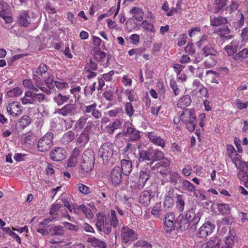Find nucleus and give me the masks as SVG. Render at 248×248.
I'll list each match as a JSON object with an SVG mask.
<instances>
[{"label":"nucleus","mask_w":248,"mask_h":248,"mask_svg":"<svg viewBox=\"0 0 248 248\" xmlns=\"http://www.w3.org/2000/svg\"><path fill=\"white\" fill-rule=\"evenodd\" d=\"M45 79L43 80L44 85H46V88L47 90H49V92H51L52 90H55V81L54 80L53 76L48 74Z\"/></svg>","instance_id":"obj_29"},{"label":"nucleus","mask_w":248,"mask_h":248,"mask_svg":"<svg viewBox=\"0 0 248 248\" xmlns=\"http://www.w3.org/2000/svg\"><path fill=\"white\" fill-rule=\"evenodd\" d=\"M108 217H109L110 222L109 225L111 228L112 227L113 228H116L118 226L120 221L116 216L115 211L111 210L110 213L108 215Z\"/></svg>","instance_id":"obj_30"},{"label":"nucleus","mask_w":248,"mask_h":248,"mask_svg":"<svg viewBox=\"0 0 248 248\" xmlns=\"http://www.w3.org/2000/svg\"><path fill=\"white\" fill-rule=\"evenodd\" d=\"M170 85L174 94L175 96L178 95L180 94V89L178 88L175 80L171 79L170 81Z\"/></svg>","instance_id":"obj_55"},{"label":"nucleus","mask_w":248,"mask_h":248,"mask_svg":"<svg viewBox=\"0 0 248 248\" xmlns=\"http://www.w3.org/2000/svg\"><path fill=\"white\" fill-rule=\"evenodd\" d=\"M82 158L80 174L81 176L85 177L94 167L95 160L94 152L91 149H86L82 154Z\"/></svg>","instance_id":"obj_2"},{"label":"nucleus","mask_w":248,"mask_h":248,"mask_svg":"<svg viewBox=\"0 0 248 248\" xmlns=\"http://www.w3.org/2000/svg\"><path fill=\"white\" fill-rule=\"evenodd\" d=\"M7 8L8 5L6 3H0V16L2 18L4 17L3 15L7 16L10 15Z\"/></svg>","instance_id":"obj_52"},{"label":"nucleus","mask_w":248,"mask_h":248,"mask_svg":"<svg viewBox=\"0 0 248 248\" xmlns=\"http://www.w3.org/2000/svg\"><path fill=\"white\" fill-rule=\"evenodd\" d=\"M126 133L130 135V139L132 140H137L140 138V131L136 130L131 124L130 126H128L127 128Z\"/></svg>","instance_id":"obj_28"},{"label":"nucleus","mask_w":248,"mask_h":248,"mask_svg":"<svg viewBox=\"0 0 248 248\" xmlns=\"http://www.w3.org/2000/svg\"><path fill=\"white\" fill-rule=\"evenodd\" d=\"M191 103V97L188 95H186L182 96L181 99L178 101L177 106L179 108L185 109Z\"/></svg>","instance_id":"obj_33"},{"label":"nucleus","mask_w":248,"mask_h":248,"mask_svg":"<svg viewBox=\"0 0 248 248\" xmlns=\"http://www.w3.org/2000/svg\"><path fill=\"white\" fill-rule=\"evenodd\" d=\"M194 196L198 199L201 200H204L206 199L204 193L202 189H195V191L193 192Z\"/></svg>","instance_id":"obj_61"},{"label":"nucleus","mask_w":248,"mask_h":248,"mask_svg":"<svg viewBox=\"0 0 248 248\" xmlns=\"http://www.w3.org/2000/svg\"><path fill=\"white\" fill-rule=\"evenodd\" d=\"M202 51L203 54L205 56H212L213 57H217L218 54V51L217 49L213 47L211 44H208L202 48Z\"/></svg>","instance_id":"obj_22"},{"label":"nucleus","mask_w":248,"mask_h":248,"mask_svg":"<svg viewBox=\"0 0 248 248\" xmlns=\"http://www.w3.org/2000/svg\"><path fill=\"white\" fill-rule=\"evenodd\" d=\"M31 122V119L29 116L27 115L23 116L19 122L20 124L19 131L23 130L25 127L30 124Z\"/></svg>","instance_id":"obj_45"},{"label":"nucleus","mask_w":248,"mask_h":248,"mask_svg":"<svg viewBox=\"0 0 248 248\" xmlns=\"http://www.w3.org/2000/svg\"><path fill=\"white\" fill-rule=\"evenodd\" d=\"M77 187L80 192L84 194H88L90 193V190L89 187L83 184H78L77 185Z\"/></svg>","instance_id":"obj_58"},{"label":"nucleus","mask_w":248,"mask_h":248,"mask_svg":"<svg viewBox=\"0 0 248 248\" xmlns=\"http://www.w3.org/2000/svg\"><path fill=\"white\" fill-rule=\"evenodd\" d=\"M54 135L52 132L46 133L41 138L37 143V149L39 151L45 152L47 151L53 145L52 140Z\"/></svg>","instance_id":"obj_5"},{"label":"nucleus","mask_w":248,"mask_h":248,"mask_svg":"<svg viewBox=\"0 0 248 248\" xmlns=\"http://www.w3.org/2000/svg\"><path fill=\"white\" fill-rule=\"evenodd\" d=\"M185 197L183 195H178L176 197V207L180 212H182L184 209L185 205Z\"/></svg>","instance_id":"obj_42"},{"label":"nucleus","mask_w":248,"mask_h":248,"mask_svg":"<svg viewBox=\"0 0 248 248\" xmlns=\"http://www.w3.org/2000/svg\"><path fill=\"white\" fill-rule=\"evenodd\" d=\"M23 105H32L35 104L34 93L31 91H27L24 93V96L20 99Z\"/></svg>","instance_id":"obj_21"},{"label":"nucleus","mask_w":248,"mask_h":248,"mask_svg":"<svg viewBox=\"0 0 248 248\" xmlns=\"http://www.w3.org/2000/svg\"><path fill=\"white\" fill-rule=\"evenodd\" d=\"M7 110L10 115L16 117L22 112V106L19 102H13L8 105Z\"/></svg>","instance_id":"obj_16"},{"label":"nucleus","mask_w":248,"mask_h":248,"mask_svg":"<svg viewBox=\"0 0 248 248\" xmlns=\"http://www.w3.org/2000/svg\"><path fill=\"white\" fill-rule=\"evenodd\" d=\"M174 205V200L171 196H166L164 202V206L167 208H170Z\"/></svg>","instance_id":"obj_56"},{"label":"nucleus","mask_w":248,"mask_h":248,"mask_svg":"<svg viewBox=\"0 0 248 248\" xmlns=\"http://www.w3.org/2000/svg\"><path fill=\"white\" fill-rule=\"evenodd\" d=\"M228 0H215V13L218 12L220 10L227 5Z\"/></svg>","instance_id":"obj_50"},{"label":"nucleus","mask_w":248,"mask_h":248,"mask_svg":"<svg viewBox=\"0 0 248 248\" xmlns=\"http://www.w3.org/2000/svg\"><path fill=\"white\" fill-rule=\"evenodd\" d=\"M217 63V57H210L203 62L204 67L209 68L214 67Z\"/></svg>","instance_id":"obj_49"},{"label":"nucleus","mask_w":248,"mask_h":248,"mask_svg":"<svg viewBox=\"0 0 248 248\" xmlns=\"http://www.w3.org/2000/svg\"><path fill=\"white\" fill-rule=\"evenodd\" d=\"M74 138V133L72 131H69L63 135L62 140L64 144H67L73 141Z\"/></svg>","instance_id":"obj_46"},{"label":"nucleus","mask_w":248,"mask_h":248,"mask_svg":"<svg viewBox=\"0 0 248 248\" xmlns=\"http://www.w3.org/2000/svg\"><path fill=\"white\" fill-rule=\"evenodd\" d=\"M34 98L35 99V104L37 102H43L46 100V96L42 93H34Z\"/></svg>","instance_id":"obj_57"},{"label":"nucleus","mask_w":248,"mask_h":248,"mask_svg":"<svg viewBox=\"0 0 248 248\" xmlns=\"http://www.w3.org/2000/svg\"><path fill=\"white\" fill-rule=\"evenodd\" d=\"M95 226L99 232H103L107 234L111 232V228L109 223H107V217L104 213L99 212L97 214Z\"/></svg>","instance_id":"obj_4"},{"label":"nucleus","mask_w":248,"mask_h":248,"mask_svg":"<svg viewBox=\"0 0 248 248\" xmlns=\"http://www.w3.org/2000/svg\"><path fill=\"white\" fill-rule=\"evenodd\" d=\"M167 175H168L167 181L174 186H176L178 184L180 183L183 179L179 173L175 171L168 170Z\"/></svg>","instance_id":"obj_20"},{"label":"nucleus","mask_w":248,"mask_h":248,"mask_svg":"<svg viewBox=\"0 0 248 248\" xmlns=\"http://www.w3.org/2000/svg\"><path fill=\"white\" fill-rule=\"evenodd\" d=\"M141 27L145 30L150 31L152 32H155L154 25L147 20H144L141 24Z\"/></svg>","instance_id":"obj_53"},{"label":"nucleus","mask_w":248,"mask_h":248,"mask_svg":"<svg viewBox=\"0 0 248 248\" xmlns=\"http://www.w3.org/2000/svg\"><path fill=\"white\" fill-rule=\"evenodd\" d=\"M47 70L48 67L47 65L45 63H41L36 69V73L42 78H46L49 74L47 72Z\"/></svg>","instance_id":"obj_37"},{"label":"nucleus","mask_w":248,"mask_h":248,"mask_svg":"<svg viewBox=\"0 0 248 248\" xmlns=\"http://www.w3.org/2000/svg\"><path fill=\"white\" fill-rule=\"evenodd\" d=\"M151 168H143L140 173L139 181L138 185L139 189L142 188L147 181L150 179L151 176Z\"/></svg>","instance_id":"obj_15"},{"label":"nucleus","mask_w":248,"mask_h":248,"mask_svg":"<svg viewBox=\"0 0 248 248\" xmlns=\"http://www.w3.org/2000/svg\"><path fill=\"white\" fill-rule=\"evenodd\" d=\"M62 224L66 229L70 231H77L78 230V226L72 224L67 222H62Z\"/></svg>","instance_id":"obj_63"},{"label":"nucleus","mask_w":248,"mask_h":248,"mask_svg":"<svg viewBox=\"0 0 248 248\" xmlns=\"http://www.w3.org/2000/svg\"><path fill=\"white\" fill-rule=\"evenodd\" d=\"M55 113L64 117L74 115L77 113V105L72 103L67 104L62 108L57 109Z\"/></svg>","instance_id":"obj_10"},{"label":"nucleus","mask_w":248,"mask_h":248,"mask_svg":"<svg viewBox=\"0 0 248 248\" xmlns=\"http://www.w3.org/2000/svg\"><path fill=\"white\" fill-rule=\"evenodd\" d=\"M33 79L35 81V84L36 86L39 88L41 91L48 95L51 93V92H49V90H47L45 86H44L43 80L42 81L41 78L38 76V75H34L33 76Z\"/></svg>","instance_id":"obj_27"},{"label":"nucleus","mask_w":248,"mask_h":248,"mask_svg":"<svg viewBox=\"0 0 248 248\" xmlns=\"http://www.w3.org/2000/svg\"><path fill=\"white\" fill-rule=\"evenodd\" d=\"M180 119L190 132L194 131L196 126V112L193 109H186L180 115Z\"/></svg>","instance_id":"obj_3"},{"label":"nucleus","mask_w":248,"mask_h":248,"mask_svg":"<svg viewBox=\"0 0 248 248\" xmlns=\"http://www.w3.org/2000/svg\"><path fill=\"white\" fill-rule=\"evenodd\" d=\"M90 242L91 243L92 245L94 247H98L99 248H106L107 245L106 243L99 239H97L95 237H93L90 238Z\"/></svg>","instance_id":"obj_47"},{"label":"nucleus","mask_w":248,"mask_h":248,"mask_svg":"<svg viewBox=\"0 0 248 248\" xmlns=\"http://www.w3.org/2000/svg\"><path fill=\"white\" fill-rule=\"evenodd\" d=\"M151 198V193L148 190H145L141 193L139 197V202L146 206L150 203Z\"/></svg>","instance_id":"obj_31"},{"label":"nucleus","mask_w":248,"mask_h":248,"mask_svg":"<svg viewBox=\"0 0 248 248\" xmlns=\"http://www.w3.org/2000/svg\"><path fill=\"white\" fill-rule=\"evenodd\" d=\"M121 238L123 243H129L137 239V233L128 226L123 227L121 230Z\"/></svg>","instance_id":"obj_8"},{"label":"nucleus","mask_w":248,"mask_h":248,"mask_svg":"<svg viewBox=\"0 0 248 248\" xmlns=\"http://www.w3.org/2000/svg\"><path fill=\"white\" fill-rule=\"evenodd\" d=\"M221 37H225L227 39L230 40L233 37V35L229 34L231 30L227 26H223L217 29L216 31Z\"/></svg>","instance_id":"obj_23"},{"label":"nucleus","mask_w":248,"mask_h":248,"mask_svg":"<svg viewBox=\"0 0 248 248\" xmlns=\"http://www.w3.org/2000/svg\"><path fill=\"white\" fill-rule=\"evenodd\" d=\"M186 218L188 219V222L191 225V230L192 231H195L199 223L202 214L199 212H196V208L192 207L188 210L186 214Z\"/></svg>","instance_id":"obj_6"},{"label":"nucleus","mask_w":248,"mask_h":248,"mask_svg":"<svg viewBox=\"0 0 248 248\" xmlns=\"http://www.w3.org/2000/svg\"><path fill=\"white\" fill-rule=\"evenodd\" d=\"M214 229V225L209 222H206L200 227L197 235L200 237H205L210 234Z\"/></svg>","instance_id":"obj_17"},{"label":"nucleus","mask_w":248,"mask_h":248,"mask_svg":"<svg viewBox=\"0 0 248 248\" xmlns=\"http://www.w3.org/2000/svg\"><path fill=\"white\" fill-rule=\"evenodd\" d=\"M66 155L67 153L65 150L62 147H55L50 152L51 159L55 161L64 160Z\"/></svg>","instance_id":"obj_11"},{"label":"nucleus","mask_w":248,"mask_h":248,"mask_svg":"<svg viewBox=\"0 0 248 248\" xmlns=\"http://www.w3.org/2000/svg\"><path fill=\"white\" fill-rule=\"evenodd\" d=\"M188 222L186 215L181 214L175 219V229L185 231L189 228L191 230V225Z\"/></svg>","instance_id":"obj_12"},{"label":"nucleus","mask_w":248,"mask_h":248,"mask_svg":"<svg viewBox=\"0 0 248 248\" xmlns=\"http://www.w3.org/2000/svg\"><path fill=\"white\" fill-rule=\"evenodd\" d=\"M237 175L239 179L241 180L245 183L248 182V175H247L246 171L241 169L239 170Z\"/></svg>","instance_id":"obj_60"},{"label":"nucleus","mask_w":248,"mask_h":248,"mask_svg":"<svg viewBox=\"0 0 248 248\" xmlns=\"http://www.w3.org/2000/svg\"><path fill=\"white\" fill-rule=\"evenodd\" d=\"M22 90L19 87H16L7 92V95L9 97H15L19 96L22 93Z\"/></svg>","instance_id":"obj_51"},{"label":"nucleus","mask_w":248,"mask_h":248,"mask_svg":"<svg viewBox=\"0 0 248 248\" xmlns=\"http://www.w3.org/2000/svg\"><path fill=\"white\" fill-rule=\"evenodd\" d=\"M164 153L158 149L149 148L146 150H142L139 153V160L140 162L148 161V164L151 167L156 161L163 157Z\"/></svg>","instance_id":"obj_1"},{"label":"nucleus","mask_w":248,"mask_h":248,"mask_svg":"<svg viewBox=\"0 0 248 248\" xmlns=\"http://www.w3.org/2000/svg\"><path fill=\"white\" fill-rule=\"evenodd\" d=\"M50 232L51 236H60L64 233L62 227L61 226H55L50 229Z\"/></svg>","instance_id":"obj_48"},{"label":"nucleus","mask_w":248,"mask_h":248,"mask_svg":"<svg viewBox=\"0 0 248 248\" xmlns=\"http://www.w3.org/2000/svg\"><path fill=\"white\" fill-rule=\"evenodd\" d=\"M220 240L217 237H211L207 243L206 248H220Z\"/></svg>","instance_id":"obj_38"},{"label":"nucleus","mask_w":248,"mask_h":248,"mask_svg":"<svg viewBox=\"0 0 248 248\" xmlns=\"http://www.w3.org/2000/svg\"><path fill=\"white\" fill-rule=\"evenodd\" d=\"M97 64L90 59L87 66L85 67V70L86 71H94L97 70Z\"/></svg>","instance_id":"obj_59"},{"label":"nucleus","mask_w":248,"mask_h":248,"mask_svg":"<svg viewBox=\"0 0 248 248\" xmlns=\"http://www.w3.org/2000/svg\"><path fill=\"white\" fill-rule=\"evenodd\" d=\"M148 138L154 144L163 148L165 145V140L158 136L155 132H151L147 133Z\"/></svg>","instance_id":"obj_18"},{"label":"nucleus","mask_w":248,"mask_h":248,"mask_svg":"<svg viewBox=\"0 0 248 248\" xmlns=\"http://www.w3.org/2000/svg\"><path fill=\"white\" fill-rule=\"evenodd\" d=\"M18 23L23 27H28L31 23V18L28 11L21 12L17 19Z\"/></svg>","instance_id":"obj_19"},{"label":"nucleus","mask_w":248,"mask_h":248,"mask_svg":"<svg viewBox=\"0 0 248 248\" xmlns=\"http://www.w3.org/2000/svg\"><path fill=\"white\" fill-rule=\"evenodd\" d=\"M113 145L109 142H106L103 144L98 151V156L104 161H107L111 158L113 155Z\"/></svg>","instance_id":"obj_9"},{"label":"nucleus","mask_w":248,"mask_h":248,"mask_svg":"<svg viewBox=\"0 0 248 248\" xmlns=\"http://www.w3.org/2000/svg\"><path fill=\"white\" fill-rule=\"evenodd\" d=\"M164 229L167 232L175 229V215L173 212L166 214L164 217Z\"/></svg>","instance_id":"obj_13"},{"label":"nucleus","mask_w":248,"mask_h":248,"mask_svg":"<svg viewBox=\"0 0 248 248\" xmlns=\"http://www.w3.org/2000/svg\"><path fill=\"white\" fill-rule=\"evenodd\" d=\"M161 205L160 202L156 203L155 205L154 206L152 209V211H151L152 215H153L156 217H158L160 211L161 209Z\"/></svg>","instance_id":"obj_64"},{"label":"nucleus","mask_w":248,"mask_h":248,"mask_svg":"<svg viewBox=\"0 0 248 248\" xmlns=\"http://www.w3.org/2000/svg\"><path fill=\"white\" fill-rule=\"evenodd\" d=\"M87 119V118L82 116L75 121L74 129L77 131L80 130L85 125Z\"/></svg>","instance_id":"obj_43"},{"label":"nucleus","mask_w":248,"mask_h":248,"mask_svg":"<svg viewBox=\"0 0 248 248\" xmlns=\"http://www.w3.org/2000/svg\"><path fill=\"white\" fill-rule=\"evenodd\" d=\"M125 110L127 115L131 117L134 113V109L131 102H127L125 105Z\"/></svg>","instance_id":"obj_62"},{"label":"nucleus","mask_w":248,"mask_h":248,"mask_svg":"<svg viewBox=\"0 0 248 248\" xmlns=\"http://www.w3.org/2000/svg\"><path fill=\"white\" fill-rule=\"evenodd\" d=\"M155 164L152 165L151 167L152 170H156L158 172L160 173L163 177L165 175H167L168 173V168L170 166V162L168 159L164 156V154H163V157L160 159Z\"/></svg>","instance_id":"obj_7"},{"label":"nucleus","mask_w":248,"mask_h":248,"mask_svg":"<svg viewBox=\"0 0 248 248\" xmlns=\"http://www.w3.org/2000/svg\"><path fill=\"white\" fill-rule=\"evenodd\" d=\"M238 44L237 41H232L224 47L229 56H232L237 51Z\"/></svg>","instance_id":"obj_36"},{"label":"nucleus","mask_w":248,"mask_h":248,"mask_svg":"<svg viewBox=\"0 0 248 248\" xmlns=\"http://www.w3.org/2000/svg\"><path fill=\"white\" fill-rule=\"evenodd\" d=\"M120 168L124 175H128L132 170V163L128 160L123 159L121 160V167Z\"/></svg>","instance_id":"obj_25"},{"label":"nucleus","mask_w":248,"mask_h":248,"mask_svg":"<svg viewBox=\"0 0 248 248\" xmlns=\"http://www.w3.org/2000/svg\"><path fill=\"white\" fill-rule=\"evenodd\" d=\"M79 208H80V210L82 211L89 218H92L93 217V214L90 208L83 204L79 205Z\"/></svg>","instance_id":"obj_54"},{"label":"nucleus","mask_w":248,"mask_h":248,"mask_svg":"<svg viewBox=\"0 0 248 248\" xmlns=\"http://www.w3.org/2000/svg\"><path fill=\"white\" fill-rule=\"evenodd\" d=\"M248 58V49L244 48L238 53L234 55L233 59L236 61H242L243 59Z\"/></svg>","instance_id":"obj_44"},{"label":"nucleus","mask_w":248,"mask_h":248,"mask_svg":"<svg viewBox=\"0 0 248 248\" xmlns=\"http://www.w3.org/2000/svg\"><path fill=\"white\" fill-rule=\"evenodd\" d=\"M122 125L121 122L119 120H115L112 123L109 124L105 127L107 133L112 134L114 130L118 129Z\"/></svg>","instance_id":"obj_35"},{"label":"nucleus","mask_w":248,"mask_h":248,"mask_svg":"<svg viewBox=\"0 0 248 248\" xmlns=\"http://www.w3.org/2000/svg\"><path fill=\"white\" fill-rule=\"evenodd\" d=\"M180 183L182 184L181 188L182 190L186 191L190 194L193 193L195 191V186L189 181L182 179Z\"/></svg>","instance_id":"obj_24"},{"label":"nucleus","mask_w":248,"mask_h":248,"mask_svg":"<svg viewBox=\"0 0 248 248\" xmlns=\"http://www.w3.org/2000/svg\"><path fill=\"white\" fill-rule=\"evenodd\" d=\"M69 98V95H62L61 93H59L53 98V100L58 106H60L68 102Z\"/></svg>","instance_id":"obj_34"},{"label":"nucleus","mask_w":248,"mask_h":248,"mask_svg":"<svg viewBox=\"0 0 248 248\" xmlns=\"http://www.w3.org/2000/svg\"><path fill=\"white\" fill-rule=\"evenodd\" d=\"M228 23V20L226 17L218 16L214 17L211 20V25L213 26H218Z\"/></svg>","instance_id":"obj_41"},{"label":"nucleus","mask_w":248,"mask_h":248,"mask_svg":"<svg viewBox=\"0 0 248 248\" xmlns=\"http://www.w3.org/2000/svg\"><path fill=\"white\" fill-rule=\"evenodd\" d=\"M130 13L133 14V17L138 21H141L144 15L143 10L140 8L133 7L130 11Z\"/></svg>","instance_id":"obj_32"},{"label":"nucleus","mask_w":248,"mask_h":248,"mask_svg":"<svg viewBox=\"0 0 248 248\" xmlns=\"http://www.w3.org/2000/svg\"><path fill=\"white\" fill-rule=\"evenodd\" d=\"M93 51V59L98 62H103L107 56L106 53L101 51L97 46H94Z\"/></svg>","instance_id":"obj_26"},{"label":"nucleus","mask_w":248,"mask_h":248,"mask_svg":"<svg viewBox=\"0 0 248 248\" xmlns=\"http://www.w3.org/2000/svg\"><path fill=\"white\" fill-rule=\"evenodd\" d=\"M217 208L219 212L222 215H227L230 213L231 208L228 204L217 203Z\"/></svg>","instance_id":"obj_39"},{"label":"nucleus","mask_w":248,"mask_h":248,"mask_svg":"<svg viewBox=\"0 0 248 248\" xmlns=\"http://www.w3.org/2000/svg\"><path fill=\"white\" fill-rule=\"evenodd\" d=\"M113 184L119 185L122 182V169L119 166H115L111 170L109 176Z\"/></svg>","instance_id":"obj_14"},{"label":"nucleus","mask_w":248,"mask_h":248,"mask_svg":"<svg viewBox=\"0 0 248 248\" xmlns=\"http://www.w3.org/2000/svg\"><path fill=\"white\" fill-rule=\"evenodd\" d=\"M89 140V133L82 131L77 139V142L81 146L86 145Z\"/></svg>","instance_id":"obj_40"}]
</instances>
